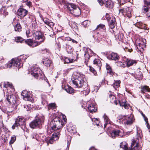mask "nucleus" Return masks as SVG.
Instances as JSON below:
<instances>
[{
	"instance_id": "obj_1",
	"label": "nucleus",
	"mask_w": 150,
	"mask_h": 150,
	"mask_svg": "<svg viewBox=\"0 0 150 150\" xmlns=\"http://www.w3.org/2000/svg\"><path fill=\"white\" fill-rule=\"evenodd\" d=\"M85 76L81 73L75 72L72 76V83L78 88H81L84 83L86 84L84 81Z\"/></svg>"
},
{
	"instance_id": "obj_2",
	"label": "nucleus",
	"mask_w": 150,
	"mask_h": 150,
	"mask_svg": "<svg viewBox=\"0 0 150 150\" xmlns=\"http://www.w3.org/2000/svg\"><path fill=\"white\" fill-rule=\"evenodd\" d=\"M62 119L64 122H61L59 117H57L54 118L50 122V126L51 129L50 130L52 132L54 130H56L62 127L63 124H65L66 123L67 119L66 117L64 115H62Z\"/></svg>"
},
{
	"instance_id": "obj_3",
	"label": "nucleus",
	"mask_w": 150,
	"mask_h": 150,
	"mask_svg": "<svg viewBox=\"0 0 150 150\" xmlns=\"http://www.w3.org/2000/svg\"><path fill=\"white\" fill-rule=\"evenodd\" d=\"M29 73L37 79L41 78V76H42L43 73L40 69L37 67H32L29 69Z\"/></svg>"
},
{
	"instance_id": "obj_4",
	"label": "nucleus",
	"mask_w": 150,
	"mask_h": 150,
	"mask_svg": "<svg viewBox=\"0 0 150 150\" xmlns=\"http://www.w3.org/2000/svg\"><path fill=\"white\" fill-rule=\"evenodd\" d=\"M20 59L17 58L12 59L11 61L8 62L6 65L7 68H9L12 67H16L18 68H20L22 66Z\"/></svg>"
},
{
	"instance_id": "obj_5",
	"label": "nucleus",
	"mask_w": 150,
	"mask_h": 150,
	"mask_svg": "<svg viewBox=\"0 0 150 150\" xmlns=\"http://www.w3.org/2000/svg\"><path fill=\"white\" fill-rule=\"evenodd\" d=\"M84 50H85L84 54L85 63L86 65H87L90 57L93 56L95 55L96 54L90 49L85 48Z\"/></svg>"
},
{
	"instance_id": "obj_6",
	"label": "nucleus",
	"mask_w": 150,
	"mask_h": 150,
	"mask_svg": "<svg viewBox=\"0 0 150 150\" xmlns=\"http://www.w3.org/2000/svg\"><path fill=\"white\" fill-rule=\"evenodd\" d=\"M132 9L130 7H126L123 8L119 9V13L125 16L130 18L132 16Z\"/></svg>"
},
{
	"instance_id": "obj_7",
	"label": "nucleus",
	"mask_w": 150,
	"mask_h": 150,
	"mask_svg": "<svg viewBox=\"0 0 150 150\" xmlns=\"http://www.w3.org/2000/svg\"><path fill=\"white\" fill-rule=\"evenodd\" d=\"M6 100L9 103L8 108L12 107L13 108L14 105H15L16 101V98L14 95H9L7 96L6 98Z\"/></svg>"
},
{
	"instance_id": "obj_8",
	"label": "nucleus",
	"mask_w": 150,
	"mask_h": 150,
	"mask_svg": "<svg viewBox=\"0 0 150 150\" xmlns=\"http://www.w3.org/2000/svg\"><path fill=\"white\" fill-rule=\"evenodd\" d=\"M25 121V119L24 118L22 117H18L16 119L15 123L12 126V129H14L16 127H17L20 125H23Z\"/></svg>"
},
{
	"instance_id": "obj_9",
	"label": "nucleus",
	"mask_w": 150,
	"mask_h": 150,
	"mask_svg": "<svg viewBox=\"0 0 150 150\" xmlns=\"http://www.w3.org/2000/svg\"><path fill=\"white\" fill-rule=\"evenodd\" d=\"M41 124L40 119L37 117L33 120L29 124L30 127L33 129L39 127Z\"/></svg>"
},
{
	"instance_id": "obj_10",
	"label": "nucleus",
	"mask_w": 150,
	"mask_h": 150,
	"mask_svg": "<svg viewBox=\"0 0 150 150\" xmlns=\"http://www.w3.org/2000/svg\"><path fill=\"white\" fill-rule=\"evenodd\" d=\"M33 36L36 40H40V41L41 42H44L45 38L43 35L39 31H36L34 34Z\"/></svg>"
},
{
	"instance_id": "obj_11",
	"label": "nucleus",
	"mask_w": 150,
	"mask_h": 150,
	"mask_svg": "<svg viewBox=\"0 0 150 150\" xmlns=\"http://www.w3.org/2000/svg\"><path fill=\"white\" fill-rule=\"evenodd\" d=\"M132 142L131 150H140L138 142L134 139H132Z\"/></svg>"
},
{
	"instance_id": "obj_12",
	"label": "nucleus",
	"mask_w": 150,
	"mask_h": 150,
	"mask_svg": "<svg viewBox=\"0 0 150 150\" xmlns=\"http://www.w3.org/2000/svg\"><path fill=\"white\" fill-rule=\"evenodd\" d=\"M11 109H7L6 106L5 104L2 103V102H0V108L4 112H12L13 110V108L12 107H10Z\"/></svg>"
},
{
	"instance_id": "obj_13",
	"label": "nucleus",
	"mask_w": 150,
	"mask_h": 150,
	"mask_svg": "<svg viewBox=\"0 0 150 150\" xmlns=\"http://www.w3.org/2000/svg\"><path fill=\"white\" fill-rule=\"evenodd\" d=\"M107 57L110 60L115 61L118 60L120 58V57L118 54L114 52H112L110 54H108Z\"/></svg>"
},
{
	"instance_id": "obj_14",
	"label": "nucleus",
	"mask_w": 150,
	"mask_h": 150,
	"mask_svg": "<svg viewBox=\"0 0 150 150\" xmlns=\"http://www.w3.org/2000/svg\"><path fill=\"white\" fill-rule=\"evenodd\" d=\"M122 120H125L126 121L124 122V123L127 125H131L134 119L132 117H129L128 116H124L123 117Z\"/></svg>"
},
{
	"instance_id": "obj_15",
	"label": "nucleus",
	"mask_w": 150,
	"mask_h": 150,
	"mask_svg": "<svg viewBox=\"0 0 150 150\" xmlns=\"http://www.w3.org/2000/svg\"><path fill=\"white\" fill-rule=\"evenodd\" d=\"M134 25L140 29H144V30L146 31V33H147L148 31V30L149 28H146V25L144 24L141 22H137L136 23L134 24Z\"/></svg>"
},
{
	"instance_id": "obj_16",
	"label": "nucleus",
	"mask_w": 150,
	"mask_h": 150,
	"mask_svg": "<svg viewBox=\"0 0 150 150\" xmlns=\"http://www.w3.org/2000/svg\"><path fill=\"white\" fill-rule=\"evenodd\" d=\"M21 95L23 96V98L25 100L31 101L32 100L31 98L29 95L28 92L26 90H24L22 91L21 93Z\"/></svg>"
},
{
	"instance_id": "obj_17",
	"label": "nucleus",
	"mask_w": 150,
	"mask_h": 150,
	"mask_svg": "<svg viewBox=\"0 0 150 150\" xmlns=\"http://www.w3.org/2000/svg\"><path fill=\"white\" fill-rule=\"evenodd\" d=\"M28 13V11L23 8H19L18 11V15L21 17L25 16Z\"/></svg>"
},
{
	"instance_id": "obj_18",
	"label": "nucleus",
	"mask_w": 150,
	"mask_h": 150,
	"mask_svg": "<svg viewBox=\"0 0 150 150\" xmlns=\"http://www.w3.org/2000/svg\"><path fill=\"white\" fill-rule=\"evenodd\" d=\"M81 11L80 9L76 6L74 8L71 13L75 16H79L81 14Z\"/></svg>"
},
{
	"instance_id": "obj_19",
	"label": "nucleus",
	"mask_w": 150,
	"mask_h": 150,
	"mask_svg": "<svg viewBox=\"0 0 150 150\" xmlns=\"http://www.w3.org/2000/svg\"><path fill=\"white\" fill-rule=\"evenodd\" d=\"M121 133V132L119 130H114L112 131L111 134V136L112 138H113L117 137H121L122 136L120 134Z\"/></svg>"
},
{
	"instance_id": "obj_20",
	"label": "nucleus",
	"mask_w": 150,
	"mask_h": 150,
	"mask_svg": "<svg viewBox=\"0 0 150 150\" xmlns=\"http://www.w3.org/2000/svg\"><path fill=\"white\" fill-rule=\"evenodd\" d=\"M142 11L147 17L150 18V7L144 6Z\"/></svg>"
},
{
	"instance_id": "obj_21",
	"label": "nucleus",
	"mask_w": 150,
	"mask_h": 150,
	"mask_svg": "<svg viewBox=\"0 0 150 150\" xmlns=\"http://www.w3.org/2000/svg\"><path fill=\"white\" fill-rule=\"evenodd\" d=\"M126 62V66L127 67H130L137 63V61L136 60L128 59H127Z\"/></svg>"
},
{
	"instance_id": "obj_22",
	"label": "nucleus",
	"mask_w": 150,
	"mask_h": 150,
	"mask_svg": "<svg viewBox=\"0 0 150 150\" xmlns=\"http://www.w3.org/2000/svg\"><path fill=\"white\" fill-rule=\"evenodd\" d=\"M119 102L120 106L124 107L126 109H128L129 108V105L125 100L123 99L121 100H119Z\"/></svg>"
},
{
	"instance_id": "obj_23",
	"label": "nucleus",
	"mask_w": 150,
	"mask_h": 150,
	"mask_svg": "<svg viewBox=\"0 0 150 150\" xmlns=\"http://www.w3.org/2000/svg\"><path fill=\"white\" fill-rule=\"evenodd\" d=\"M104 4L108 8H112L113 7V4L111 0H104Z\"/></svg>"
},
{
	"instance_id": "obj_24",
	"label": "nucleus",
	"mask_w": 150,
	"mask_h": 150,
	"mask_svg": "<svg viewBox=\"0 0 150 150\" xmlns=\"http://www.w3.org/2000/svg\"><path fill=\"white\" fill-rule=\"evenodd\" d=\"M120 81L119 80L114 81V82L112 85L113 88L115 90H118L119 87L120 86Z\"/></svg>"
},
{
	"instance_id": "obj_25",
	"label": "nucleus",
	"mask_w": 150,
	"mask_h": 150,
	"mask_svg": "<svg viewBox=\"0 0 150 150\" xmlns=\"http://www.w3.org/2000/svg\"><path fill=\"white\" fill-rule=\"evenodd\" d=\"M43 21L45 24L51 28L54 25L53 23L50 21L49 19L47 18H44L43 19Z\"/></svg>"
},
{
	"instance_id": "obj_26",
	"label": "nucleus",
	"mask_w": 150,
	"mask_h": 150,
	"mask_svg": "<svg viewBox=\"0 0 150 150\" xmlns=\"http://www.w3.org/2000/svg\"><path fill=\"white\" fill-rule=\"evenodd\" d=\"M76 6V5L73 4L68 3L66 8L68 10L70 11V12L71 13L73 10L74 9V8Z\"/></svg>"
},
{
	"instance_id": "obj_27",
	"label": "nucleus",
	"mask_w": 150,
	"mask_h": 150,
	"mask_svg": "<svg viewBox=\"0 0 150 150\" xmlns=\"http://www.w3.org/2000/svg\"><path fill=\"white\" fill-rule=\"evenodd\" d=\"M42 62L44 65L47 67H49L51 63V61L48 58H46L43 59Z\"/></svg>"
},
{
	"instance_id": "obj_28",
	"label": "nucleus",
	"mask_w": 150,
	"mask_h": 150,
	"mask_svg": "<svg viewBox=\"0 0 150 150\" xmlns=\"http://www.w3.org/2000/svg\"><path fill=\"white\" fill-rule=\"evenodd\" d=\"M109 98L110 99V101L111 103L115 104L116 105H117V101L116 100V97L114 95H113L112 94L110 95H109Z\"/></svg>"
},
{
	"instance_id": "obj_29",
	"label": "nucleus",
	"mask_w": 150,
	"mask_h": 150,
	"mask_svg": "<svg viewBox=\"0 0 150 150\" xmlns=\"http://www.w3.org/2000/svg\"><path fill=\"white\" fill-rule=\"evenodd\" d=\"M96 109H95L94 106L93 105H89L87 110V111H89L91 113H92L93 112H96Z\"/></svg>"
},
{
	"instance_id": "obj_30",
	"label": "nucleus",
	"mask_w": 150,
	"mask_h": 150,
	"mask_svg": "<svg viewBox=\"0 0 150 150\" xmlns=\"http://www.w3.org/2000/svg\"><path fill=\"white\" fill-rule=\"evenodd\" d=\"M93 64L98 67L99 70L101 69L102 64L101 61L99 59H95L93 61Z\"/></svg>"
},
{
	"instance_id": "obj_31",
	"label": "nucleus",
	"mask_w": 150,
	"mask_h": 150,
	"mask_svg": "<svg viewBox=\"0 0 150 150\" xmlns=\"http://www.w3.org/2000/svg\"><path fill=\"white\" fill-rule=\"evenodd\" d=\"M141 91L142 93L146 92H150V88L149 86H145L141 88Z\"/></svg>"
},
{
	"instance_id": "obj_32",
	"label": "nucleus",
	"mask_w": 150,
	"mask_h": 150,
	"mask_svg": "<svg viewBox=\"0 0 150 150\" xmlns=\"http://www.w3.org/2000/svg\"><path fill=\"white\" fill-rule=\"evenodd\" d=\"M59 132H58L56 131L52 135L51 137L54 140H56L58 139L59 137Z\"/></svg>"
},
{
	"instance_id": "obj_33",
	"label": "nucleus",
	"mask_w": 150,
	"mask_h": 150,
	"mask_svg": "<svg viewBox=\"0 0 150 150\" xmlns=\"http://www.w3.org/2000/svg\"><path fill=\"white\" fill-rule=\"evenodd\" d=\"M66 48L67 52L68 53H71L73 52L74 50L72 46L68 45H66Z\"/></svg>"
},
{
	"instance_id": "obj_34",
	"label": "nucleus",
	"mask_w": 150,
	"mask_h": 150,
	"mask_svg": "<svg viewBox=\"0 0 150 150\" xmlns=\"http://www.w3.org/2000/svg\"><path fill=\"white\" fill-rule=\"evenodd\" d=\"M87 88L86 90L82 91L81 92V94L82 95H88L90 92V89L88 87V85L87 84Z\"/></svg>"
},
{
	"instance_id": "obj_35",
	"label": "nucleus",
	"mask_w": 150,
	"mask_h": 150,
	"mask_svg": "<svg viewBox=\"0 0 150 150\" xmlns=\"http://www.w3.org/2000/svg\"><path fill=\"white\" fill-rule=\"evenodd\" d=\"M137 139L139 140V139H141L142 137V131L139 129H137Z\"/></svg>"
},
{
	"instance_id": "obj_36",
	"label": "nucleus",
	"mask_w": 150,
	"mask_h": 150,
	"mask_svg": "<svg viewBox=\"0 0 150 150\" xmlns=\"http://www.w3.org/2000/svg\"><path fill=\"white\" fill-rule=\"evenodd\" d=\"M21 26L19 23H17L14 27V30L16 31L20 32L21 30Z\"/></svg>"
},
{
	"instance_id": "obj_37",
	"label": "nucleus",
	"mask_w": 150,
	"mask_h": 150,
	"mask_svg": "<svg viewBox=\"0 0 150 150\" xmlns=\"http://www.w3.org/2000/svg\"><path fill=\"white\" fill-rule=\"evenodd\" d=\"M137 46L138 50H141V49L144 50L145 48L146 45L140 42L137 45Z\"/></svg>"
},
{
	"instance_id": "obj_38",
	"label": "nucleus",
	"mask_w": 150,
	"mask_h": 150,
	"mask_svg": "<svg viewBox=\"0 0 150 150\" xmlns=\"http://www.w3.org/2000/svg\"><path fill=\"white\" fill-rule=\"evenodd\" d=\"M56 105L54 103H50L47 105V107L49 110L50 109H55L56 108Z\"/></svg>"
},
{
	"instance_id": "obj_39",
	"label": "nucleus",
	"mask_w": 150,
	"mask_h": 150,
	"mask_svg": "<svg viewBox=\"0 0 150 150\" xmlns=\"http://www.w3.org/2000/svg\"><path fill=\"white\" fill-rule=\"evenodd\" d=\"M60 4L63 7L65 6H66L68 3L65 0H58Z\"/></svg>"
},
{
	"instance_id": "obj_40",
	"label": "nucleus",
	"mask_w": 150,
	"mask_h": 150,
	"mask_svg": "<svg viewBox=\"0 0 150 150\" xmlns=\"http://www.w3.org/2000/svg\"><path fill=\"white\" fill-rule=\"evenodd\" d=\"M4 87L6 88H8L9 87L11 88H12L13 87L12 84L8 82L4 83Z\"/></svg>"
},
{
	"instance_id": "obj_41",
	"label": "nucleus",
	"mask_w": 150,
	"mask_h": 150,
	"mask_svg": "<svg viewBox=\"0 0 150 150\" xmlns=\"http://www.w3.org/2000/svg\"><path fill=\"white\" fill-rule=\"evenodd\" d=\"M66 91L69 93H72L74 92V89L71 87L68 86L67 88H66Z\"/></svg>"
},
{
	"instance_id": "obj_42",
	"label": "nucleus",
	"mask_w": 150,
	"mask_h": 150,
	"mask_svg": "<svg viewBox=\"0 0 150 150\" xmlns=\"http://www.w3.org/2000/svg\"><path fill=\"white\" fill-rule=\"evenodd\" d=\"M91 22L90 21L87 20L84 21L83 22V25L84 27L88 26L90 24Z\"/></svg>"
},
{
	"instance_id": "obj_43",
	"label": "nucleus",
	"mask_w": 150,
	"mask_h": 150,
	"mask_svg": "<svg viewBox=\"0 0 150 150\" xmlns=\"http://www.w3.org/2000/svg\"><path fill=\"white\" fill-rule=\"evenodd\" d=\"M117 65L118 67H121L122 68H125L126 66V65L124 62H122L119 61L117 62Z\"/></svg>"
},
{
	"instance_id": "obj_44",
	"label": "nucleus",
	"mask_w": 150,
	"mask_h": 150,
	"mask_svg": "<svg viewBox=\"0 0 150 150\" xmlns=\"http://www.w3.org/2000/svg\"><path fill=\"white\" fill-rule=\"evenodd\" d=\"M15 41L17 42L21 43L23 41V39L21 37H17L15 38Z\"/></svg>"
},
{
	"instance_id": "obj_45",
	"label": "nucleus",
	"mask_w": 150,
	"mask_h": 150,
	"mask_svg": "<svg viewBox=\"0 0 150 150\" xmlns=\"http://www.w3.org/2000/svg\"><path fill=\"white\" fill-rule=\"evenodd\" d=\"M33 40L31 39H28L25 41V42L28 45L30 46H32L33 42Z\"/></svg>"
},
{
	"instance_id": "obj_46",
	"label": "nucleus",
	"mask_w": 150,
	"mask_h": 150,
	"mask_svg": "<svg viewBox=\"0 0 150 150\" xmlns=\"http://www.w3.org/2000/svg\"><path fill=\"white\" fill-rule=\"evenodd\" d=\"M120 147L121 148L124 149L125 150H127V148L125 142H122L120 144Z\"/></svg>"
},
{
	"instance_id": "obj_47",
	"label": "nucleus",
	"mask_w": 150,
	"mask_h": 150,
	"mask_svg": "<svg viewBox=\"0 0 150 150\" xmlns=\"http://www.w3.org/2000/svg\"><path fill=\"white\" fill-rule=\"evenodd\" d=\"M42 42H41L40 41V42H36V41H33L32 45V47H35L38 45H39L41 44Z\"/></svg>"
},
{
	"instance_id": "obj_48",
	"label": "nucleus",
	"mask_w": 150,
	"mask_h": 150,
	"mask_svg": "<svg viewBox=\"0 0 150 150\" xmlns=\"http://www.w3.org/2000/svg\"><path fill=\"white\" fill-rule=\"evenodd\" d=\"M144 6L150 7V0H144Z\"/></svg>"
},
{
	"instance_id": "obj_49",
	"label": "nucleus",
	"mask_w": 150,
	"mask_h": 150,
	"mask_svg": "<svg viewBox=\"0 0 150 150\" xmlns=\"http://www.w3.org/2000/svg\"><path fill=\"white\" fill-rule=\"evenodd\" d=\"M89 70L91 72H92L95 76L97 75V72L95 70L94 68L92 67L91 66H89Z\"/></svg>"
},
{
	"instance_id": "obj_50",
	"label": "nucleus",
	"mask_w": 150,
	"mask_h": 150,
	"mask_svg": "<svg viewBox=\"0 0 150 150\" xmlns=\"http://www.w3.org/2000/svg\"><path fill=\"white\" fill-rule=\"evenodd\" d=\"M104 28H105V25H104L100 24L97 26L96 29L99 30L101 29H104Z\"/></svg>"
},
{
	"instance_id": "obj_51",
	"label": "nucleus",
	"mask_w": 150,
	"mask_h": 150,
	"mask_svg": "<svg viewBox=\"0 0 150 150\" xmlns=\"http://www.w3.org/2000/svg\"><path fill=\"white\" fill-rule=\"evenodd\" d=\"M16 139V137L15 136H13L11 137V139L9 143L10 144H13Z\"/></svg>"
},
{
	"instance_id": "obj_52",
	"label": "nucleus",
	"mask_w": 150,
	"mask_h": 150,
	"mask_svg": "<svg viewBox=\"0 0 150 150\" xmlns=\"http://www.w3.org/2000/svg\"><path fill=\"white\" fill-rule=\"evenodd\" d=\"M1 11L2 13L5 16L8 15V13L5 10V8H2L1 9Z\"/></svg>"
},
{
	"instance_id": "obj_53",
	"label": "nucleus",
	"mask_w": 150,
	"mask_h": 150,
	"mask_svg": "<svg viewBox=\"0 0 150 150\" xmlns=\"http://www.w3.org/2000/svg\"><path fill=\"white\" fill-rule=\"evenodd\" d=\"M104 121L107 123H110L109 120L108 118V116L105 114H104L103 116Z\"/></svg>"
},
{
	"instance_id": "obj_54",
	"label": "nucleus",
	"mask_w": 150,
	"mask_h": 150,
	"mask_svg": "<svg viewBox=\"0 0 150 150\" xmlns=\"http://www.w3.org/2000/svg\"><path fill=\"white\" fill-rule=\"evenodd\" d=\"M73 61V59H71L68 57H66L64 60L65 62L67 63L71 62Z\"/></svg>"
},
{
	"instance_id": "obj_55",
	"label": "nucleus",
	"mask_w": 150,
	"mask_h": 150,
	"mask_svg": "<svg viewBox=\"0 0 150 150\" xmlns=\"http://www.w3.org/2000/svg\"><path fill=\"white\" fill-rule=\"evenodd\" d=\"M71 28L74 29H77L78 27L76 23H75L72 22L71 23Z\"/></svg>"
},
{
	"instance_id": "obj_56",
	"label": "nucleus",
	"mask_w": 150,
	"mask_h": 150,
	"mask_svg": "<svg viewBox=\"0 0 150 150\" xmlns=\"http://www.w3.org/2000/svg\"><path fill=\"white\" fill-rule=\"evenodd\" d=\"M109 23H116L115 18L113 16L111 17L110 20L108 21Z\"/></svg>"
},
{
	"instance_id": "obj_57",
	"label": "nucleus",
	"mask_w": 150,
	"mask_h": 150,
	"mask_svg": "<svg viewBox=\"0 0 150 150\" xmlns=\"http://www.w3.org/2000/svg\"><path fill=\"white\" fill-rule=\"evenodd\" d=\"M24 108L26 111H30L31 110V108L30 107L29 105H24Z\"/></svg>"
},
{
	"instance_id": "obj_58",
	"label": "nucleus",
	"mask_w": 150,
	"mask_h": 150,
	"mask_svg": "<svg viewBox=\"0 0 150 150\" xmlns=\"http://www.w3.org/2000/svg\"><path fill=\"white\" fill-rule=\"evenodd\" d=\"M97 38H95L98 41H100L102 37L101 35H100V34L98 33L97 35Z\"/></svg>"
},
{
	"instance_id": "obj_59",
	"label": "nucleus",
	"mask_w": 150,
	"mask_h": 150,
	"mask_svg": "<svg viewBox=\"0 0 150 150\" xmlns=\"http://www.w3.org/2000/svg\"><path fill=\"white\" fill-rule=\"evenodd\" d=\"M110 27L111 29L113 28L116 25V23L110 22Z\"/></svg>"
},
{
	"instance_id": "obj_60",
	"label": "nucleus",
	"mask_w": 150,
	"mask_h": 150,
	"mask_svg": "<svg viewBox=\"0 0 150 150\" xmlns=\"http://www.w3.org/2000/svg\"><path fill=\"white\" fill-rule=\"evenodd\" d=\"M71 139L69 138V140L67 141V147L66 148V150H69V148L70 146V144L71 143Z\"/></svg>"
},
{
	"instance_id": "obj_61",
	"label": "nucleus",
	"mask_w": 150,
	"mask_h": 150,
	"mask_svg": "<svg viewBox=\"0 0 150 150\" xmlns=\"http://www.w3.org/2000/svg\"><path fill=\"white\" fill-rule=\"evenodd\" d=\"M105 17L107 19V20L108 21L109 20H110V19H111V17H110V16L108 13H106Z\"/></svg>"
},
{
	"instance_id": "obj_62",
	"label": "nucleus",
	"mask_w": 150,
	"mask_h": 150,
	"mask_svg": "<svg viewBox=\"0 0 150 150\" xmlns=\"http://www.w3.org/2000/svg\"><path fill=\"white\" fill-rule=\"evenodd\" d=\"M98 1L100 6L103 5V4H104V1H103L102 0H98Z\"/></svg>"
},
{
	"instance_id": "obj_63",
	"label": "nucleus",
	"mask_w": 150,
	"mask_h": 150,
	"mask_svg": "<svg viewBox=\"0 0 150 150\" xmlns=\"http://www.w3.org/2000/svg\"><path fill=\"white\" fill-rule=\"evenodd\" d=\"M30 30L28 29L27 30H26V35L28 37H29V34H30Z\"/></svg>"
},
{
	"instance_id": "obj_64",
	"label": "nucleus",
	"mask_w": 150,
	"mask_h": 150,
	"mask_svg": "<svg viewBox=\"0 0 150 150\" xmlns=\"http://www.w3.org/2000/svg\"><path fill=\"white\" fill-rule=\"evenodd\" d=\"M106 69L108 70V72H109L111 74H112V71L111 69L109 67H107Z\"/></svg>"
}]
</instances>
